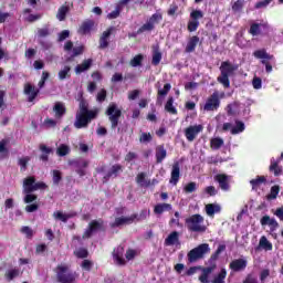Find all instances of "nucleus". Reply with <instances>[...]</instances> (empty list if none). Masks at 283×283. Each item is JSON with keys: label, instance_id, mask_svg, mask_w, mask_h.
<instances>
[{"label": "nucleus", "instance_id": "1", "mask_svg": "<svg viewBox=\"0 0 283 283\" xmlns=\"http://www.w3.org/2000/svg\"><path fill=\"white\" fill-rule=\"evenodd\" d=\"M98 117V109H90V104L83 95L80 96L78 111L75 115V129H83L87 127L92 120Z\"/></svg>", "mask_w": 283, "mask_h": 283}, {"label": "nucleus", "instance_id": "2", "mask_svg": "<svg viewBox=\"0 0 283 283\" xmlns=\"http://www.w3.org/2000/svg\"><path fill=\"white\" fill-rule=\"evenodd\" d=\"M39 189H48V186L43 181H38L34 176L27 177L23 180V193L24 196V203L32 205V202H36L39 200V196L34 195V191H39Z\"/></svg>", "mask_w": 283, "mask_h": 283}, {"label": "nucleus", "instance_id": "3", "mask_svg": "<svg viewBox=\"0 0 283 283\" xmlns=\"http://www.w3.org/2000/svg\"><path fill=\"white\" fill-rule=\"evenodd\" d=\"M53 271L59 283H76L78 280V273L72 271L67 264H57Z\"/></svg>", "mask_w": 283, "mask_h": 283}, {"label": "nucleus", "instance_id": "4", "mask_svg": "<svg viewBox=\"0 0 283 283\" xmlns=\"http://www.w3.org/2000/svg\"><path fill=\"white\" fill-rule=\"evenodd\" d=\"M188 231L191 233H205L207 226H205V217L202 214H192L185 220Z\"/></svg>", "mask_w": 283, "mask_h": 283}, {"label": "nucleus", "instance_id": "5", "mask_svg": "<svg viewBox=\"0 0 283 283\" xmlns=\"http://www.w3.org/2000/svg\"><path fill=\"white\" fill-rule=\"evenodd\" d=\"M235 70L237 67L233 64H231V62L229 61H224L221 63V66H220L221 75L218 76L217 81L218 83L223 85L226 90H229V87H231V81L229 80V76H231V74H233Z\"/></svg>", "mask_w": 283, "mask_h": 283}, {"label": "nucleus", "instance_id": "6", "mask_svg": "<svg viewBox=\"0 0 283 283\" xmlns=\"http://www.w3.org/2000/svg\"><path fill=\"white\" fill-rule=\"evenodd\" d=\"M105 114L111 123V129H116L118 127V123L120 122V116H123V111L118 108V104L111 103Z\"/></svg>", "mask_w": 283, "mask_h": 283}, {"label": "nucleus", "instance_id": "7", "mask_svg": "<svg viewBox=\"0 0 283 283\" xmlns=\"http://www.w3.org/2000/svg\"><path fill=\"white\" fill-rule=\"evenodd\" d=\"M210 252L211 248H209V243H201L188 252V261L190 263L198 262V260H202Z\"/></svg>", "mask_w": 283, "mask_h": 283}, {"label": "nucleus", "instance_id": "8", "mask_svg": "<svg viewBox=\"0 0 283 283\" xmlns=\"http://www.w3.org/2000/svg\"><path fill=\"white\" fill-rule=\"evenodd\" d=\"M163 21V13L156 12L144 23L138 30L137 34H143L144 32H151L156 30V25Z\"/></svg>", "mask_w": 283, "mask_h": 283}, {"label": "nucleus", "instance_id": "9", "mask_svg": "<svg viewBox=\"0 0 283 283\" xmlns=\"http://www.w3.org/2000/svg\"><path fill=\"white\" fill-rule=\"evenodd\" d=\"M205 18V12H202V10H192L190 12V19L188 21V25H187V30L188 32H196V30H198V28H200V19Z\"/></svg>", "mask_w": 283, "mask_h": 283}, {"label": "nucleus", "instance_id": "10", "mask_svg": "<svg viewBox=\"0 0 283 283\" xmlns=\"http://www.w3.org/2000/svg\"><path fill=\"white\" fill-rule=\"evenodd\" d=\"M220 108V93L214 91L206 101L203 105L205 112H218Z\"/></svg>", "mask_w": 283, "mask_h": 283}, {"label": "nucleus", "instance_id": "11", "mask_svg": "<svg viewBox=\"0 0 283 283\" xmlns=\"http://www.w3.org/2000/svg\"><path fill=\"white\" fill-rule=\"evenodd\" d=\"M103 224L104 222L102 219L92 220L82 235L83 240H90V238H92L96 231H101L103 229Z\"/></svg>", "mask_w": 283, "mask_h": 283}, {"label": "nucleus", "instance_id": "12", "mask_svg": "<svg viewBox=\"0 0 283 283\" xmlns=\"http://www.w3.org/2000/svg\"><path fill=\"white\" fill-rule=\"evenodd\" d=\"M124 171V167L120 164L113 165L103 177V182H109L111 178H118Z\"/></svg>", "mask_w": 283, "mask_h": 283}, {"label": "nucleus", "instance_id": "13", "mask_svg": "<svg viewBox=\"0 0 283 283\" xmlns=\"http://www.w3.org/2000/svg\"><path fill=\"white\" fill-rule=\"evenodd\" d=\"M202 129V125L188 126L184 132L188 143H193Z\"/></svg>", "mask_w": 283, "mask_h": 283}, {"label": "nucleus", "instance_id": "14", "mask_svg": "<svg viewBox=\"0 0 283 283\" xmlns=\"http://www.w3.org/2000/svg\"><path fill=\"white\" fill-rule=\"evenodd\" d=\"M136 218H138V213H134L130 217H118L111 223V228L116 229V227H123V224H134Z\"/></svg>", "mask_w": 283, "mask_h": 283}, {"label": "nucleus", "instance_id": "15", "mask_svg": "<svg viewBox=\"0 0 283 283\" xmlns=\"http://www.w3.org/2000/svg\"><path fill=\"white\" fill-rule=\"evenodd\" d=\"M40 90L39 88H35L32 84H30V83H27L25 85H24V94L27 95V96H29L28 97V102L29 103H33V101L36 98V96H39V94H40Z\"/></svg>", "mask_w": 283, "mask_h": 283}, {"label": "nucleus", "instance_id": "16", "mask_svg": "<svg viewBox=\"0 0 283 283\" xmlns=\"http://www.w3.org/2000/svg\"><path fill=\"white\" fill-rule=\"evenodd\" d=\"M115 28L109 27L107 31H104L99 38V50H105L106 48H109V36H112V32H114Z\"/></svg>", "mask_w": 283, "mask_h": 283}, {"label": "nucleus", "instance_id": "17", "mask_svg": "<svg viewBox=\"0 0 283 283\" xmlns=\"http://www.w3.org/2000/svg\"><path fill=\"white\" fill-rule=\"evenodd\" d=\"M198 43H200V36L198 35L190 36L185 48L186 54H191L196 52V48H198Z\"/></svg>", "mask_w": 283, "mask_h": 283}, {"label": "nucleus", "instance_id": "18", "mask_svg": "<svg viewBox=\"0 0 283 283\" xmlns=\"http://www.w3.org/2000/svg\"><path fill=\"white\" fill-rule=\"evenodd\" d=\"M229 269L234 273H240V271H244V269H247V260L235 259L229 264Z\"/></svg>", "mask_w": 283, "mask_h": 283}, {"label": "nucleus", "instance_id": "19", "mask_svg": "<svg viewBox=\"0 0 283 283\" xmlns=\"http://www.w3.org/2000/svg\"><path fill=\"white\" fill-rule=\"evenodd\" d=\"M216 182L219 184V187L222 191H229L230 187L229 186V176L224 174H219L214 176Z\"/></svg>", "mask_w": 283, "mask_h": 283}, {"label": "nucleus", "instance_id": "20", "mask_svg": "<svg viewBox=\"0 0 283 283\" xmlns=\"http://www.w3.org/2000/svg\"><path fill=\"white\" fill-rule=\"evenodd\" d=\"M95 22L94 20H85L80 25L77 32L78 34L86 35L90 34L94 30Z\"/></svg>", "mask_w": 283, "mask_h": 283}, {"label": "nucleus", "instance_id": "21", "mask_svg": "<svg viewBox=\"0 0 283 283\" xmlns=\"http://www.w3.org/2000/svg\"><path fill=\"white\" fill-rule=\"evenodd\" d=\"M180 180V163L176 161L172 165L171 174H170V185H178Z\"/></svg>", "mask_w": 283, "mask_h": 283}, {"label": "nucleus", "instance_id": "22", "mask_svg": "<svg viewBox=\"0 0 283 283\" xmlns=\"http://www.w3.org/2000/svg\"><path fill=\"white\" fill-rule=\"evenodd\" d=\"M214 269H218V264H212L208 268H202L201 275L199 276V282L209 283V275L213 273Z\"/></svg>", "mask_w": 283, "mask_h": 283}, {"label": "nucleus", "instance_id": "23", "mask_svg": "<svg viewBox=\"0 0 283 283\" xmlns=\"http://www.w3.org/2000/svg\"><path fill=\"white\" fill-rule=\"evenodd\" d=\"M76 216H78L76 213V211H71L69 213H63L61 211H55L53 213V218L55 220H60L61 222H64V223L67 222V220L72 219V218H76Z\"/></svg>", "mask_w": 283, "mask_h": 283}, {"label": "nucleus", "instance_id": "24", "mask_svg": "<svg viewBox=\"0 0 283 283\" xmlns=\"http://www.w3.org/2000/svg\"><path fill=\"white\" fill-rule=\"evenodd\" d=\"M180 242V234L178 231H172L166 239L165 245L166 247H174V244H178Z\"/></svg>", "mask_w": 283, "mask_h": 283}, {"label": "nucleus", "instance_id": "25", "mask_svg": "<svg viewBox=\"0 0 283 283\" xmlns=\"http://www.w3.org/2000/svg\"><path fill=\"white\" fill-rule=\"evenodd\" d=\"M70 13V4H67V2H65L64 4H62L56 13V19L59 21H65V19H67V14Z\"/></svg>", "mask_w": 283, "mask_h": 283}, {"label": "nucleus", "instance_id": "26", "mask_svg": "<svg viewBox=\"0 0 283 283\" xmlns=\"http://www.w3.org/2000/svg\"><path fill=\"white\" fill-rule=\"evenodd\" d=\"M156 163L160 165L163 160L167 158V149H165V145H159L156 147Z\"/></svg>", "mask_w": 283, "mask_h": 283}, {"label": "nucleus", "instance_id": "27", "mask_svg": "<svg viewBox=\"0 0 283 283\" xmlns=\"http://www.w3.org/2000/svg\"><path fill=\"white\" fill-rule=\"evenodd\" d=\"M39 149L42 151L40 155V160H42V163H48V160H50V154H53L52 148L46 147L45 144H41Z\"/></svg>", "mask_w": 283, "mask_h": 283}, {"label": "nucleus", "instance_id": "28", "mask_svg": "<svg viewBox=\"0 0 283 283\" xmlns=\"http://www.w3.org/2000/svg\"><path fill=\"white\" fill-rule=\"evenodd\" d=\"M136 182L140 187H145V188L151 187V180L147 179V172H139L136 176Z\"/></svg>", "mask_w": 283, "mask_h": 283}, {"label": "nucleus", "instance_id": "29", "mask_svg": "<svg viewBox=\"0 0 283 283\" xmlns=\"http://www.w3.org/2000/svg\"><path fill=\"white\" fill-rule=\"evenodd\" d=\"M172 207L170 203H157L154 207V213L155 216H163L165 211H171Z\"/></svg>", "mask_w": 283, "mask_h": 283}, {"label": "nucleus", "instance_id": "30", "mask_svg": "<svg viewBox=\"0 0 283 283\" xmlns=\"http://www.w3.org/2000/svg\"><path fill=\"white\" fill-rule=\"evenodd\" d=\"M59 81H65L67 78H72V66L65 65L57 73Z\"/></svg>", "mask_w": 283, "mask_h": 283}, {"label": "nucleus", "instance_id": "31", "mask_svg": "<svg viewBox=\"0 0 283 283\" xmlns=\"http://www.w3.org/2000/svg\"><path fill=\"white\" fill-rule=\"evenodd\" d=\"M260 28H269L266 23H252L249 29V34L252 36H260L261 30Z\"/></svg>", "mask_w": 283, "mask_h": 283}, {"label": "nucleus", "instance_id": "32", "mask_svg": "<svg viewBox=\"0 0 283 283\" xmlns=\"http://www.w3.org/2000/svg\"><path fill=\"white\" fill-rule=\"evenodd\" d=\"M264 184H266V177L264 176H256L255 179L250 180L252 191H258V189H260V186Z\"/></svg>", "mask_w": 283, "mask_h": 283}, {"label": "nucleus", "instance_id": "33", "mask_svg": "<svg viewBox=\"0 0 283 283\" xmlns=\"http://www.w3.org/2000/svg\"><path fill=\"white\" fill-rule=\"evenodd\" d=\"M226 250H227V245L224 244H220L218 247V249L214 251V253L211 254L208 261L210 266H213V264H217L216 261L218 260V258H220V253H222V251H226Z\"/></svg>", "mask_w": 283, "mask_h": 283}, {"label": "nucleus", "instance_id": "34", "mask_svg": "<svg viewBox=\"0 0 283 283\" xmlns=\"http://www.w3.org/2000/svg\"><path fill=\"white\" fill-rule=\"evenodd\" d=\"M92 67V59L84 60L83 63L78 64L75 67L76 74H83V72H87Z\"/></svg>", "mask_w": 283, "mask_h": 283}, {"label": "nucleus", "instance_id": "35", "mask_svg": "<svg viewBox=\"0 0 283 283\" xmlns=\"http://www.w3.org/2000/svg\"><path fill=\"white\" fill-rule=\"evenodd\" d=\"M253 56L255 59H265L266 61H273V59H275V56H273L266 52V49H261V50L254 51Z\"/></svg>", "mask_w": 283, "mask_h": 283}, {"label": "nucleus", "instance_id": "36", "mask_svg": "<svg viewBox=\"0 0 283 283\" xmlns=\"http://www.w3.org/2000/svg\"><path fill=\"white\" fill-rule=\"evenodd\" d=\"M53 112L55 113V118H63L66 112L65 105H63L61 102L55 103Z\"/></svg>", "mask_w": 283, "mask_h": 283}, {"label": "nucleus", "instance_id": "37", "mask_svg": "<svg viewBox=\"0 0 283 283\" xmlns=\"http://www.w3.org/2000/svg\"><path fill=\"white\" fill-rule=\"evenodd\" d=\"M269 169L271 174H273L275 177L282 176V167H280V161H275V159H271V165Z\"/></svg>", "mask_w": 283, "mask_h": 283}, {"label": "nucleus", "instance_id": "38", "mask_svg": "<svg viewBox=\"0 0 283 283\" xmlns=\"http://www.w3.org/2000/svg\"><path fill=\"white\" fill-rule=\"evenodd\" d=\"M165 111L168 112V114H172V116H176L178 114V109L174 107V97H168V101L165 104Z\"/></svg>", "mask_w": 283, "mask_h": 283}, {"label": "nucleus", "instance_id": "39", "mask_svg": "<svg viewBox=\"0 0 283 283\" xmlns=\"http://www.w3.org/2000/svg\"><path fill=\"white\" fill-rule=\"evenodd\" d=\"M259 247H261V249H264V251H273V243H271L269 239H266L264 235L261 237L259 241Z\"/></svg>", "mask_w": 283, "mask_h": 283}, {"label": "nucleus", "instance_id": "40", "mask_svg": "<svg viewBox=\"0 0 283 283\" xmlns=\"http://www.w3.org/2000/svg\"><path fill=\"white\" fill-rule=\"evenodd\" d=\"M206 213H207V216H216V213H220V206L213 205V203H208L206 206Z\"/></svg>", "mask_w": 283, "mask_h": 283}, {"label": "nucleus", "instance_id": "41", "mask_svg": "<svg viewBox=\"0 0 283 283\" xmlns=\"http://www.w3.org/2000/svg\"><path fill=\"white\" fill-rule=\"evenodd\" d=\"M123 248H117V250L114 251L113 258L116 260L117 264L123 265L125 264V259L123 258Z\"/></svg>", "mask_w": 283, "mask_h": 283}, {"label": "nucleus", "instance_id": "42", "mask_svg": "<svg viewBox=\"0 0 283 283\" xmlns=\"http://www.w3.org/2000/svg\"><path fill=\"white\" fill-rule=\"evenodd\" d=\"M144 60L145 56L143 54H137L130 60L129 65L132 67H140V65H143Z\"/></svg>", "mask_w": 283, "mask_h": 283}, {"label": "nucleus", "instance_id": "43", "mask_svg": "<svg viewBox=\"0 0 283 283\" xmlns=\"http://www.w3.org/2000/svg\"><path fill=\"white\" fill-rule=\"evenodd\" d=\"M52 34V31L50 30V25H44L43 28L38 29V38L39 39H48Z\"/></svg>", "mask_w": 283, "mask_h": 283}, {"label": "nucleus", "instance_id": "44", "mask_svg": "<svg viewBox=\"0 0 283 283\" xmlns=\"http://www.w3.org/2000/svg\"><path fill=\"white\" fill-rule=\"evenodd\" d=\"M224 145V139L220 137H214L210 140V147L211 149L218 150Z\"/></svg>", "mask_w": 283, "mask_h": 283}, {"label": "nucleus", "instance_id": "45", "mask_svg": "<svg viewBox=\"0 0 283 283\" xmlns=\"http://www.w3.org/2000/svg\"><path fill=\"white\" fill-rule=\"evenodd\" d=\"M224 280H227V270L221 269V271L212 280V283H226Z\"/></svg>", "mask_w": 283, "mask_h": 283}, {"label": "nucleus", "instance_id": "46", "mask_svg": "<svg viewBox=\"0 0 283 283\" xmlns=\"http://www.w3.org/2000/svg\"><path fill=\"white\" fill-rule=\"evenodd\" d=\"M74 255L77 256L80 260H85V258L90 256V251L86 248H78L74 251Z\"/></svg>", "mask_w": 283, "mask_h": 283}, {"label": "nucleus", "instance_id": "47", "mask_svg": "<svg viewBox=\"0 0 283 283\" xmlns=\"http://www.w3.org/2000/svg\"><path fill=\"white\" fill-rule=\"evenodd\" d=\"M280 195V186L274 185L270 189V193L266 196L268 200H275Z\"/></svg>", "mask_w": 283, "mask_h": 283}, {"label": "nucleus", "instance_id": "48", "mask_svg": "<svg viewBox=\"0 0 283 283\" xmlns=\"http://www.w3.org/2000/svg\"><path fill=\"white\" fill-rule=\"evenodd\" d=\"M19 273H20L19 269H12L6 272L4 277L7 282H12L14 277H19Z\"/></svg>", "mask_w": 283, "mask_h": 283}, {"label": "nucleus", "instance_id": "49", "mask_svg": "<svg viewBox=\"0 0 283 283\" xmlns=\"http://www.w3.org/2000/svg\"><path fill=\"white\" fill-rule=\"evenodd\" d=\"M160 61H163V53L158 50H154L151 64L155 66L160 65Z\"/></svg>", "mask_w": 283, "mask_h": 283}, {"label": "nucleus", "instance_id": "50", "mask_svg": "<svg viewBox=\"0 0 283 283\" xmlns=\"http://www.w3.org/2000/svg\"><path fill=\"white\" fill-rule=\"evenodd\" d=\"M198 184L196 181H190L184 187L185 193H193V191H197Z\"/></svg>", "mask_w": 283, "mask_h": 283}, {"label": "nucleus", "instance_id": "51", "mask_svg": "<svg viewBox=\"0 0 283 283\" xmlns=\"http://www.w3.org/2000/svg\"><path fill=\"white\" fill-rule=\"evenodd\" d=\"M57 156H67L70 154V146L62 144L56 150Z\"/></svg>", "mask_w": 283, "mask_h": 283}, {"label": "nucleus", "instance_id": "52", "mask_svg": "<svg viewBox=\"0 0 283 283\" xmlns=\"http://www.w3.org/2000/svg\"><path fill=\"white\" fill-rule=\"evenodd\" d=\"M241 132H244V124L240 120L235 122V127L231 129V134H241Z\"/></svg>", "mask_w": 283, "mask_h": 283}, {"label": "nucleus", "instance_id": "53", "mask_svg": "<svg viewBox=\"0 0 283 283\" xmlns=\"http://www.w3.org/2000/svg\"><path fill=\"white\" fill-rule=\"evenodd\" d=\"M20 231H21V233H23L29 240L34 237V231L32 230V228H30V227H28V226H23Z\"/></svg>", "mask_w": 283, "mask_h": 283}, {"label": "nucleus", "instance_id": "54", "mask_svg": "<svg viewBox=\"0 0 283 283\" xmlns=\"http://www.w3.org/2000/svg\"><path fill=\"white\" fill-rule=\"evenodd\" d=\"M150 210L143 209L139 214H137V218L135 219L137 222H140L143 220H147L149 218Z\"/></svg>", "mask_w": 283, "mask_h": 283}, {"label": "nucleus", "instance_id": "55", "mask_svg": "<svg viewBox=\"0 0 283 283\" xmlns=\"http://www.w3.org/2000/svg\"><path fill=\"white\" fill-rule=\"evenodd\" d=\"M83 52H85V46L83 45L73 48V53L71 54V59H76V56H81Z\"/></svg>", "mask_w": 283, "mask_h": 283}, {"label": "nucleus", "instance_id": "56", "mask_svg": "<svg viewBox=\"0 0 283 283\" xmlns=\"http://www.w3.org/2000/svg\"><path fill=\"white\" fill-rule=\"evenodd\" d=\"M10 143V139L3 138L0 140V154H8V144Z\"/></svg>", "mask_w": 283, "mask_h": 283}, {"label": "nucleus", "instance_id": "57", "mask_svg": "<svg viewBox=\"0 0 283 283\" xmlns=\"http://www.w3.org/2000/svg\"><path fill=\"white\" fill-rule=\"evenodd\" d=\"M170 91H171V84L166 83L164 85V88L158 90V96H167Z\"/></svg>", "mask_w": 283, "mask_h": 283}, {"label": "nucleus", "instance_id": "58", "mask_svg": "<svg viewBox=\"0 0 283 283\" xmlns=\"http://www.w3.org/2000/svg\"><path fill=\"white\" fill-rule=\"evenodd\" d=\"M24 210L27 213H34V211H39V205L36 202L27 205Z\"/></svg>", "mask_w": 283, "mask_h": 283}, {"label": "nucleus", "instance_id": "59", "mask_svg": "<svg viewBox=\"0 0 283 283\" xmlns=\"http://www.w3.org/2000/svg\"><path fill=\"white\" fill-rule=\"evenodd\" d=\"M63 180V176L60 170H53V185H59Z\"/></svg>", "mask_w": 283, "mask_h": 283}, {"label": "nucleus", "instance_id": "60", "mask_svg": "<svg viewBox=\"0 0 283 283\" xmlns=\"http://www.w3.org/2000/svg\"><path fill=\"white\" fill-rule=\"evenodd\" d=\"M151 133H142L139 137V143H151Z\"/></svg>", "mask_w": 283, "mask_h": 283}, {"label": "nucleus", "instance_id": "61", "mask_svg": "<svg viewBox=\"0 0 283 283\" xmlns=\"http://www.w3.org/2000/svg\"><path fill=\"white\" fill-rule=\"evenodd\" d=\"M70 38V30H63L62 32L59 33L57 41L59 43H63L65 39Z\"/></svg>", "mask_w": 283, "mask_h": 283}, {"label": "nucleus", "instance_id": "62", "mask_svg": "<svg viewBox=\"0 0 283 283\" xmlns=\"http://www.w3.org/2000/svg\"><path fill=\"white\" fill-rule=\"evenodd\" d=\"M98 103H104V101L107 98V91L105 88H102L96 96Z\"/></svg>", "mask_w": 283, "mask_h": 283}, {"label": "nucleus", "instance_id": "63", "mask_svg": "<svg viewBox=\"0 0 283 283\" xmlns=\"http://www.w3.org/2000/svg\"><path fill=\"white\" fill-rule=\"evenodd\" d=\"M28 163H30V157H24L19 159V165L21 170L25 171L28 169Z\"/></svg>", "mask_w": 283, "mask_h": 283}, {"label": "nucleus", "instance_id": "64", "mask_svg": "<svg viewBox=\"0 0 283 283\" xmlns=\"http://www.w3.org/2000/svg\"><path fill=\"white\" fill-rule=\"evenodd\" d=\"M108 19H118L120 17V6H117L114 11L108 13Z\"/></svg>", "mask_w": 283, "mask_h": 283}]
</instances>
